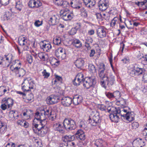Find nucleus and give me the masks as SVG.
<instances>
[{"label": "nucleus", "mask_w": 147, "mask_h": 147, "mask_svg": "<svg viewBox=\"0 0 147 147\" xmlns=\"http://www.w3.org/2000/svg\"><path fill=\"white\" fill-rule=\"evenodd\" d=\"M61 103L65 107L69 106L72 103V99L69 97H64L61 99Z\"/></svg>", "instance_id": "nucleus-23"}, {"label": "nucleus", "mask_w": 147, "mask_h": 147, "mask_svg": "<svg viewBox=\"0 0 147 147\" xmlns=\"http://www.w3.org/2000/svg\"><path fill=\"white\" fill-rule=\"evenodd\" d=\"M76 29L75 28H73L71 29L69 33L71 35H74L76 33Z\"/></svg>", "instance_id": "nucleus-55"}, {"label": "nucleus", "mask_w": 147, "mask_h": 147, "mask_svg": "<svg viewBox=\"0 0 147 147\" xmlns=\"http://www.w3.org/2000/svg\"><path fill=\"white\" fill-rule=\"evenodd\" d=\"M70 4L71 7L74 9H78L82 7V3L80 0H72Z\"/></svg>", "instance_id": "nucleus-24"}, {"label": "nucleus", "mask_w": 147, "mask_h": 147, "mask_svg": "<svg viewBox=\"0 0 147 147\" xmlns=\"http://www.w3.org/2000/svg\"><path fill=\"white\" fill-rule=\"evenodd\" d=\"M131 125L133 129H136L139 127V125L138 122H134L132 123Z\"/></svg>", "instance_id": "nucleus-53"}, {"label": "nucleus", "mask_w": 147, "mask_h": 147, "mask_svg": "<svg viewBox=\"0 0 147 147\" xmlns=\"http://www.w3.org/2000/svg\"><path fill=\"white\" fill-rule=\"evenodd\" d=\"M41 48L43 49L44 51L49 52L51 49L52 46L51 44L46 41H43L41 44Z\"/></svg>", "instance_id": "nucleus-21"}, {"label": "nucleus", "mask_w": 147, "mask_h": 147, "mask_svg": "<svg viewBox=\"0 0 147 147\" xmlns=\"http://www.w3.org/2000/svg\"><path fill=\"white\" fill-rule=\"evenodd\" d=\"M84 75L82 73H79L77 75L76 78L73 81V84L76 86L79 85L81 82H83L85 80L84 78Z\"/></svg>", "instance_id": "nucleus-17"}, {"label": "nucleus", "mask_w": 147, "mask_h": 147, "mask_svg": "<svg viewBox=\"0 0 147 147\" xmlns=\"http://www.w3.org/2000/svg\"><path fill=\"white\" fill-rule=\"evenodd\" d=\"M0 2L2 5H6L9 2V0H0Z\"/></svg>", "instance_id": "nucleus-59"}, {"label": "nucleus", "mask_w": 147, "mask_h": 147, "mask_svg": "<svg viewBox=\"0 0 147 147\" xmlns=\"http://www.w3.org/2000/svg\"><path fill=\"white\" fill-rule=\"evenodd\" d=\"M136 76H138L139 75L143 74L145 72L144 69L142 68H140L138 67H134Z\"/></svg>", "instance_id": "nucleus-35"}, {"label": "nucleus", "mask_w": 147, "mask_h": 147, "mask_svg": "<svg viewBox=\"0 0 147 147\" xmlns=\"http://www.w3.org/2000/svg\"><path fill=\"white\" fill-rule=\"evenodd\" d=\"M89 123L93 126H96L99 124L101 122L99 113H97L94 115L92 119L91 118H89Z\"/></svg>", "instance_id": "nucleus-11"}, {"label": "nucleus", "mask_w": 147, "mask_h": 147, "mask_svg": "<svg viewBox=\"0 0 147 147\" xmlns=\"http://www.w3.org/2000/svg\"><path fill=\"white\" fill-rule=\"evenodd\" d=\"M145 143L141 138H137L132 143L133 147H143Z\"/></svg>", "instance_id": "nucleus-22"}, {"label": "nucleus", "mask_w": 147, "mask_h": 147, "mask_svg": "<svg viewBox=\"0 0 147 147\" xmlns=\"http://www.w3.org/2000/svg\"><path fill=\"white\" fill-rule=\"evenodd\" d=\"M84 59L82 58L78 59L75 62V65L78 68H81L84 66Z\"/></svg>", "instance_id": "nucleus-32"}, {"label": "nucleus", "mask_w": 147, "mask_h": 147, "mask_svg": "<svg viewBox=\"0 0 147 147\" xmlns=\"http://www.w3.org/2000/svg\"><path fill=\"white\" fill-rule=\"evenodd\" d=\"M22 7L23 5L20 1H18L16 3V8L19 11H21Z\"/></svg>", "instance_id": "nucleus-44"}, {"label": "nucleus", "mask_w": 147, "mask_h": 147, "mask_svg": "<svg viewBox=\"0 0 147 147\" xmlns=\"http://www.w3.org/2000/svg\"><path fill=\"white\" fill-rule=\"evenodd\" d=\"M46 123L43 121H41L39 122V125H36V126L39 127V135L41 136H43L46 134L48 131V129L46 125Z\"/></svg>", "instance_id": "nucleus-9"}, {"label": "nucleus", "mask_w": 147, "mask_h": 147, "mask_svg": "<svg viewBox=\"0 0 147 147\" xmlns=\"http://www.w3.org/2000/svg\"><path fill=\"white\" fill-rule=\"evenodd\" d=\"M28 5L31 8H38L42 5V3L38 0H30Z\"/></svg>", "instance_id": "nucleus-19"}, {"label": "nucleus", "mask_w": 147, "mask_h": 147, "mask_svg": "<svg viewBox=\"0 0 147 147\" xmlns=\"http://www.w3.org/2000/svg\"><path fill=\"white\" fill-rule=\"evenodd\" d=\"M124 109L123 108L120 109L119 108H116L111 107V108L108 109V111L109 113H111L110 114L109 117L113 121L115 122H117L119 120V117L121 116L122 119H123V116L124 115L123 114L124 112Z\"/></svg>", "instance_id": "nucleus-1"}, {"label": "nucleus", "mask_w": 147, "mask_h": 147, "mask_svg": "<svg viewBox=\"0 0 147 147\" xmlns=\"http://www.w3.org/2000/svg\"><path fill=\"white\" fill-rule=\"evenodd\" d=\"M75 136L78 140L82 141H84L86 138L84 132L81 129H79L77 131Z\"/></svg>", "instance_id": "nucleus-18"}, {"label": "nucleus", "mask_w": 147, "mask_h": 147, "mask_svg": "<svg viewBox=\"0 0 147 147\" xmlns=\"http://www.w3.org/2000/svg\"><path fill=\"white\" fill-rule=\"evenodd\" d=\"M74 46L77 48H80L82 46V44L81 41L79 40H75L73 42Z\"/></svg>", "instance_id": "nucleus-37"}, {"label": "nucleus", "mask_w": 147, "mask_h": 147, "mask_svg": "<svg viewBox=\"0 0 147 147\" xmlns=\"http://www.w3.org/2000/svg\"><path fill=\"white\" fill-rule=\"evenodd\" d=\"M36 125H39V124H36L34 125V127H33V129L34 133H36L39 135V130L38 129L39 128V127H37L36 126Z\"/></svg>", "instance_id": "nucleus-50"}, {"label": "nucleus", "mask_w": 147, "mask_h": 147, "mask_svg": "<svg viewBox=\"0 0 147 147\" xmlns=\"http://www.w3.org/2000/svg\"><path fill=\"white\" fill-rule=\"evenodd\" d=\"M59 100V96L54 95H51L47 97L46 102L48 104L50 105L57 103Z\"/></svg>", "instance_id": "nucleus-13"}, {"label": "nucleus", "mask_w": 147, "mask_h": 147, "mask_svg": "<svg viewBox=\"0 0 147 147\" xmlns=\"http://www.w3.org/2000/svg\"><path fill=\"white\" fill-rule=\"evenodd\" d=\"M83 82L84 86L86 89H89L94 86L96 82L94 77H89L86 78Z\"/></svg>", "instance_id": "nucleus-10"}, {"label": "nucleus", "mask_w": 147, "mask_h": 147, "mask_svg": "<svg viewBox=\"0 0 147 147\" xmlns=\"http://www.w3.org/2000/svg\"><path fill=\"white\" fill-rule=\"evenodd\" d=\"M81 16L84 18H86L87 17L88 14L87 11L84 8L82 7L80 9Z\"/></svg>", "instance_id": "nucleus-40"}, {"label": "nucleus", "mask_w": 147, "mask_h": 147, "mask_svg": "<svg viewBox=\"0 0 147 147\" xmlns=\"http://www.w3.org/2000/svg\"><path fill=\"white\" fill-rule=\"evenodd\" d=\"M82 97L81 96L76 95L73 97V103L75 105H78L82 101Z\"/></svg>", "instance_id": "nucleus-28"}, {"label": "nucleus", "mask_w": 147, "mask_h": 147, "mask_svg": "<svg viewBox=\"0 0 147 147\" xmlns=\"http://www.w3.org/2000/svg\"><path fill=\"white\" fill-rule=\"evenodd\" d=\"M27 61L28 62L30 63L31 64L33 61V58L32 56L30 55H27Z\"/></svg>", "instance_id": "nucleus-47"}, {"label": "nucleus", "mask_w": 147, "mask_h": 147, "mask_svg": "<svg viewBox=\"0 0 147 147\" xmlns=\"http://www.w3.org/2000/svg\"><path fill=\"white\" fill-rule=\"evenodd\" d=\"M38 55L40 60L43 61H47L49 59L48 54L45 52H41L38 53Z\"/></svg>", "instance_id": "nucleus-30"}, {"label": "nucleus", "mask_w": 147, "mask_h": 147, "mask_svg": "<svg viewBox=\"0 0 147 147\" xmlns=\"http://www.w3.org/2000/svg\"><path fill=\"white\" fill-rule=\"evenodd\" d=\"M55 3L58 6L63 8H65L69 6L68 2L63 0H55Z\"/></svg>", "instance_id": "nucleus-27"}, {"label": "nucleus", "mask_w": 147, "mask_h": 147, "mask_svg": "<svg viewBox=\"0 0 147 147\" xmlns=\"http://www.w3.org/2000/svg\"><path fill=\"white\" fill-rule=\"evenodd\" d=\"M51 113V109L40 108L38 111L36 113L35 117L37 120L45 122V120L48 117Z\"/></svg>", "instance_id": "nucleus-2"}, {"label": "nucleus", "mask_w": 147, "mask_h": 147, "mask_svg": "<svg viewBox=\"0 0 147 147\" xmlns=\"http://www.w3.org/2000/svg\"><path fill=\"white\" fill-rule=\"evenodd\" d=\"M143 74V80L144 82L147 83V72H145Z\"/></svg>", "instance_id": "nucleus-58"}, {"label": "nucleus", "mask_w": 147, "mask_h": 147, "mask_svg": "<svg viewBox=\"0 0 147 147\" xmlns=\"http://www.w3.org/2000/svg\"><path fill=\"white\" fill-rule=\"evenodd\" d=\"M98 69V74L101 81L104 80L105 78L107 77L110 74L105 70V66L103 63L99 65Z\"/></svg>", "instance_id": "nucleus-8"}, {"label": "nucleus", "mask_w": 147, "mask_h": 147, "mask_svg": "<svg viewBox=\"0 0 147 147\" xmlns=\"http://www.w3.org/2000/svg\"><path fill=\"white\" fill-rule=\"evenodd\" d=\"M60 12L62 15V18L65 20H70L73 18L72 15H71L69 11L67 9L61 10Z\"/></svg>", "instance_id": "nucleus-14"}, {"label": "nucleus", "mask_w": 147, "mask_h": 147, "mask_svg": "<svg viewBox=\"0 0 147 147\" xmlns=\"http://www.w3.org/2000/svg\"><path fill=\"white\" fill-rule=\"evenodd\" d=\"M42 21H40L37 20L35 21L34 23V25L36 27H39L42 24Z\"/></svg>", "instance_id": "nucleus-56"}, {"label": "nucleus", "mask_w": 147, "mask_h": 147, "mask_svg": "<svg viewBox=\"0 0 147 147\" xmlns=\"http://www.w3.org/2000/svg\"><path fill=\"white\" fill-rule=\"evenodd\" d=\"M43 76L45 78H48L50 76V74L47 72L46 69H44L42 72Z\"/></svg>", "instance_id": "nucleus-48"}, {"label": "nucleus", "mask_w": 147, "mask_h": 147, "mask_svg": "<svg viewBox=\"0 0 147 147\" xmlns=\"http://www.w3.org/2000/svg\"><path fill=\"white\" fill-rule=\"evenodd\" d=\"M102 18L106 20H109V17L108 14L103 13L102 14Z\"/></svg>", "instance_id": "nucleus-62"}, {"label": "nucleus", "mask_w": 147, "mask_h": 147, "mask_svg": "<svg viewBox=\"0 0 147 147\" xmlns=\"http://www.w3.org/2000/svg\"><path fill=\"white\" fill-rule=\"evenodd\" d=\"M55 78L58 81V83H61L62 82V78L60 76L57 75H55Z\"/></svg>", "instance_id": "nucleus-63"}, {"label": "nucleus", "mask_w": 147, "mask_h": 147, "mask_svg": "<svg viewBox=\"0 0 147 147\" xmlns=\"http://www.w3.org/2000/svg\"><path fill=\"white\" fill-rule=\"evenodd\" d=\"M104 141L101 139L96 140H95L94 144L97 147H100L103 146Z\"/></svg>", "instance_id": "nucleus-36"}, {"label": "nucleus", "mask_w": 147, "mask_h": 147, "mask_svg": "<svg viewBox=\"0 0 147 147\" xmlns=\"http://www.w3.org/2000/svg\"><path fill=\"white\" fill-rule=\"evenodd\" d=\"M2 105L1 106V108L3 110H5L8 107V106L4 102L2 101Z\"/></svg>", "instance_id": "nucleus-57"}, {"label": "nucleus", "mask_w": 147, "mask_h": 147, "mask_svg": "<svg viewBox=\"0 0 147 147\" xmlns=\"http://www.w3.org/2000/svg\"><path fill=\"white\" fill-rule=\"evenodd\" d=\"M124 112L123 114L124 115L123 116V119H125V120L129 121V122L131 121L134 120V117L132 116L131 115V113L129 111H127V110L124 109Z\"/></svg>", "instance_id": "nucleus-20"}, {"label": "nucleus", "mask_w": 147, "mask_h": 147, "mask_svg": "<svg viewBox=\"0 0 147 147\" xmlns=\"http://www.w3.org/2000/svg\"><path fill=\"white\" fill-rule=\"evenodd\" d=\"M15 144L14 143L10 142L8 143L6 145V147H15Z\"/></svg>", "instance_id": "nucleus-64"}, {"label": "nucleus", "mask_w": 147, "mask_h": 147, "mask_svg": "<svg viewBox=\"0 0 147 147\" xmlns=\"http://www.w3.org/2000/svg\"><path fill=\"white\" fill-rule=\"evenodd\" d=\"M26 101L27 102H31L34 100L33 95L32 94H30L27 95L26 98Z\"/></svg>", "instance_id": "nucleus-38"}, {"label": "nucleus", "mask_w": 147, "mask_h": 147, "mask_svg": "<svg viewBox=\"0 0 147 147\" xmlns=\"http://www.w3.org/2000/svg\"><path fill=\"white\" fill-rule=\"evenodd\" d=\"M93 42V40L90 37H87L85 39V42L92 44Z\"/></svg>", "instance_id": "nucleus-54"}, {"label": "nucleus", "mask_w": 147, "mask_h": 147, "mask_svg": "<svg viewBox=\"0 0 147 147\" xmlns=\"http://www.w3.org/2000/svg\"><path fill=\"white\" fill-rule=\"evenodd\" d=\"M55 55L58 57L61 58L62 59H65L66 56L65 49L61 48H59L55 51Z\"/></svg>", "instance_id": "nucleus-16"}, {"label": "nucleus", "mask_w": 147, "mask_h": 147, "mask_svg": "<svg viewBox=\"0 0 147 147\" xmlns=\"http://www.w3.org/2000/svg\"><path fill=\"white\" fill-rule=\"evenodd\" d=\"M98 4L99 9L101 11H105L109 6L108 1L107 0H100Z\"/></svg>", "instance_id": "nucleus-15"}, {"label": "nucleus", "mask_w": 147, "mask_h": 147, "mask_svg": "<svg viewBox=\"0 0 147 147\" xmlns=\"http://www.w3.org/2000/svg\"><path fill=\"white\" fill-rule=\"evenodd\" d=\"M2 102H4L8 106V108H10L12 106L13 102V100L11 98H5L2 100Z\"/></svg>", "instance_id": "nucleus-29"}, {"label": "nucleus", "mask_w": 147, "mask_h": 147, "mask_svg": "<svg viewBox=\"0 0 147 147\" xmlns=\"http://www.w3.org/2000/svg\"><path fill=\"white\" fill-rule=\"evenodd\" d=\"M54 129L56 131H57L63 133L65 132L64 127L62 124L59 123H55L53 125Z\"/></svg>", "instance_id": "nucleus-25"}, {"label": "nucleus", "mask_w": 147, "mask_h": 147, "mask_svg": "<svg viewBox=\"0 0 147 147\" xmlns=\"http://www.w3.org/2000/svg\"><path fill=\"white\" fill-rule=\"evenodd\" d=\"M18 65L16 63L15 66L11 65L10 69L11 71L15 73L16 74H18V77H22L26 74V71L23 68H21L20 67L17 66Z\"/></svg>", "instance_id": "nucleus-7"}, {"label": "nucleus", "mask_w": 147, "mask_h": 147, "mask_svg": "<svg viewBox=\"0 0 147 147\" xmlns=\"http://www.w3.org/2000/svg\"><path fill=\"white\" fill-rule=\"evenodd\" d=\"M64 128L67 130H71L76 128L75 121L71 118H65L63 123Z\"/></svg>", "instance_id": "nucleus-6"}, {"label": "nucleus", "mask_w": 147, "mask_h": 147, "mask_svg": "<svg viewBox=\"0 0 147 147\" xmlns=\"http://www.w3.org/2000/svg\"><path fill=\"white\" fill-rule=\"evenodd\" d=\"M113 97L116 99L119 98L121 96L120 92L118 91H116L113 92Z\"/></svg>", "instance_id": "nucleus-45"}, {"label": "nucleus", "mask_w": 147, "mask_h": 147, "mask_svg": "<svg viewBox=\"0 0 147 147\" xmlns=\"http://www.w3.org/2000/svg\"><path fill=\"white\" fill-rule=\"evenodd\" d=\"M59 61H57L55 58H52L51 60L50 63L52 65H56L58 63Z\"/></svg>", "instance_id": "nucleus-49"}, {"label": "nucleus", "mask_w": 147, "mask_h": 147, "mask_svg": "<svg viewBox=\"0 0 147 147\" xmlns=\"http://www.w3.org/2000/svg\"><path fill=\"white\" fill-rule=\"evenodd\" d=\"M49 115L48 118H49V119L51 121H53L54 119H55L56 115H54L53 114H52L51 110V113Z\"/></svg>", "instance_id": "nucleus-51"}, {"label": "nucleus", "mask_w": 147, "mask_h": 147, "mask_svg": "<svg viewBox=\"0 0 147 147\" xmlns=\"http://www.w3.org/2000/svg\"><path fill=\"white\" fill-rule=\"evenodd\" d=\"M118 105L121 106H122L124 107L126 105V101L123 98H121L117 102Z\"/></svg>", "instance_id": "nucleus-39"}, {"label": "nucleus", "mask_w": 147, "mask_h": 147, "mask_svg": "<svg viewBox=\"0 0 147 147\" xmlns=\"http://www.w3.org/2000/svg\"><path fill=\"white\" fill-rule=\"evenodd\" d=\"M35 84L34 81L30 78H26L24 79L22 84V89L24 92H28L33 89Z\"/></svg>", "instance_id": "nucleus-3"}, {"label": "nucleus", "mask_w": 147, "mask_h": 147, "mask_svg": "<svg viewBox=\"0 0 147 147\" xmlns=\"http://www.w3.org/2000/svg\"><path fill=\"white\" fill-rule=\"evenodd\" d=\"M58 17L57 16H56L55 15H53L51 16L48 20L49 24L52 25L57 24L59 22L58 19L57 18Z\"/></svg>", "instance_id": "nucleus-26"}, {"label": "nucleus", "mask_w": 147, "mask_h": 147, "mask_svg": "<svg viewBox=\"0 0 147 147\" xmlns=\"http://www.w3.org/2000/svg\"><path fill=\"white\" fill-rule=\"evenodd\" d=\"M5 56L6 61H3V63L2 64L4 67H8L11 63L12 64L11 65L13 66H15L16 63L20 65L21 64V63L19 60H15L14 61H13L14 57L12 54H9Z\"/></svg>", "instance_id": "nucleus-5"}, {"label": "nucleus", "mask_w": 147, "mask_h": 147, "mask_svg": "<svg viewBox=\"0 0 147 147\" xmlns=\"http://www.w3.org/2000/svg\"><path fill=\"white\" fill-rule=\"evenodd\" d=\"M84 3L87 7L91 8L96 3L94 0H83Z\"/></svg>", "instance_id": "nucleus-31"}, {"label": "nucleus", "mask_w": 147, "mask_h": 147, "mask_svg": "<svg viewBox=\"0 0 147 147\" xmlns=\"http://www.w3.org/2000/svg\"><path fill=\"white\" fill-rule=\"evenodd\" d=\"M61 38L59 37H57L53 40V42L55 45H59L61 43Z\"/></svg>", "instance_id": "nucleus-43"}, {"label": "nucleus", "mask_w": 147, "mask_h": 147, "mask_svg": "<svg viewBox=\"0 0 147 147\" xmlns=\"http://www.w3.org/2000/svg\"><path fill=\"white\" fill-rule=\"evenodd\" d=\"M0 125L1 127H0V132L1 133L3 134L6 131L7 128L5 126L2 125V123H1Z\"/></svg>", "instance_id": "nucleus-46"}, {"label": "nucleus", "mask_w": 147, "mask_h": 147, "mask_svg": "<svg viewBox=\"0 0 147 147\" xmlns=\"http://www.w3.org/2000/svg\"><path fill=\"white\" fill-rule=\"evenodd\" d=\"M23 115L26 119H29L33 115L32 111L30 110H26V112L23 113Z\"/></svg>", "instance_id": "nucleus-34"}, {"label": "nucleus", "mask_w": 147, "mask_h": 147, "mask_svg": "<svg viewBox=\"0 0 147 147\" xmlns=\"http://www.w3.org/2000/svg\"><path fill=\"white\" fill-rule=\"evenodd\" d=\"M7 90L6 87L4 86H1L0 87V96L3 95L6 92Z\"/></svg>", "instance_id": "nucleus-41"}, {"label": "nucleus", "mask_w": 147, "mask_h": 147, "mask_svg": "<svg viewBox=\"0 0 147 147\" xmlns=\"http://www.w3.org/2000/svg\"><path fill=\"white\" fill-rule=\"evenodd\" d=\"M107 29L103 26H100L96 30V34L98 37L100 38L105 37L107 35Z\"/></svg>", "instance_id": "nucleus-12"}, {"label": "nucleus", "mask_w": 147, "mask_h": 147, "mask_svg": "<svg viewBox=\"0 0 147 147\" xmlns=\"http://www.w3.org/2000/svg\"><path fill=\"white\" fill-rule=\"evenodd\" d=\"M10 13L9 12H6L3 16V17L5 20H7L9 18V15Z\"/></svg>", "instance_id": "nucleus-61"}, {"label": "nucleus", "mask_w": 147, "mask_h": 147, "mask_svg": "<svg viewBox=\"0 0 147 147\" xmlns=\"http://www.w3.org/2000/svg\"><path fill=\"white\" fill-rule=\"evenodd\" d=\"M9 117L11 118V119H18L19 115L18 113L13 110L10 111L9 114Z\"/></svg>", "instance_id": "nucleus-33"}, {"label": "nucleus", "mask_w": 147, "mask_h": 147, "mask_svg": "<svg viewBox=\"0 0 147 147\" xmlns=\"http://www.w3.org/2000/svg\"><path fill=\"white\" fill-rule=\"evenodd\" d=\"M118 18L116 17H114L112 20L111 23V26L112 27H114L116 23L118 22Z\"/></svg>", "instance_id": "nucleus-42"}, {"label": "nucleus", "mask_w": 147, "mask_h": 147, "mask_svg": "<svg viewBox=\"0 0 147 147\" xmlns=\"http://www.w3.org/2000/svg\"><path fill=\"white\" fill-rule=\"evenodd\" d=\"M115 80L114 76L110 74L107 77L105 78L104 80L101 81L100 84L106 88L107 86L109 87H111L114 84Z\"/></svg>", "instance_id": "nucleus-4"}, {"label": "nucleus", "mask_w": 147, "mask_h": 147, "mask_svg": "<svg viewBox=\"0 0 147 147\" xmlns=\"http://www.w3.org/2000/svg\"><path fill=\"white\" fill-rule=\"evenodd\" d=\"M106 96L109 98H114L113 93H112L110 92H106L105 93Z\"/></svg>", "instance_id": "nucleus-52"}, {"label": "nucleus", "mask_w": 147, "mask_h": 147, "mask_svg": "<svg viewBox=\"0 0 147 147\" xmlns=\"http://www.w3.org/2000/svg\"><path fill=\"white\" fill-rule=\"evenodd\" d=\"M88 69L90 71H95V66L92 64H90L89 65Z\"/></svg>", "instance_id": "nucleus-60"}]
</instances>
